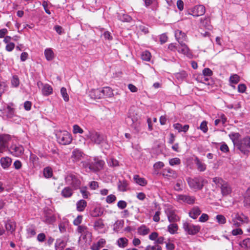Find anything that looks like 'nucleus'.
<instances>
[{
  "label": "nucleus",
  "mask_w": 250,
  "mask_h": 250,
  "mask_svg": "<svg viewBox=\"0 0 250 250\" xmlns=\"http://www.w3.org/2000/svg\"><path fill=\"white\" fill-rule=\"evenodd\" d=\"M72 194V189L69 187H66L64 188L61 192V195L64 198L70 197Z\"/></svg>",
  "instance_id": "nucleus-25"
},
{
  "label": "nucleus",
  "mask_w": 250,
  "mask_h": 250,
  "mask_svg": "<svg viewBox=\"0 0 250 250\" xmlns=\"http://www.w3.org/2000/svg\"><path fill=\"white\" fill-rule=\"evenodd\" d=\"M10 153L16 157H19L23 154L24 148L22 146L14 145L9 149Z\"/></svg>",
  "instance_id": "nucleus-11"
},
{
  "label": "nucleus",
  "mask_w": 250,
  "mask_h": 250,
  "mask_svg": "<svg viewBox=\"0 0 250 250\" xmlns=\"http://www.w3.org/2000/svg\"><path fill=\"white\" fill-rule=\"evenodd\" d=\"M15 47V44L13 42H9L7 43L6 47L5 49L8 52H10L13 50Z\"/></svg>",
  "instance_id": "nucleus-62"
},
{
  "label": "nucleus",
  "mask_w": 250,
  "mask_h": 250,
  "mask_svg": "<svg viewBox=\"0 0 250 250\" xmlns=\"http://www.w3.org/2000/svg\"><path fill=\"white\" fill-rule=\"evenodd\" d=\"M73 132L74 134L80 133L82 134L83 133V131L82 128H81L78 125H73Z\"/></svg>",
  "instance_id": "nucleus-52"
},
{
  "label": "nucleus",
  "mask_w": 250,
  "mask_h": 250,
  "mask_svg": "<svg viewBox=\"0 0 250 250\" xmlns=\"http://www.w3.org/2000/svg\"><path fill=\"white\" fill-rule=\"evenodd\" d=\"M187 76V73L185 71L177 73L175 74V78L179 81L184 80Z\"/></svg>",
  "instance_id": "nucleus-35"
},
{
  "label": "nucleus",
  "mask_w": 250,
  "mask_h": 250,
  "mask_svg": "<svg viewBox=\"0 0 250 250\" xmlns=\"http://www.w3.org/2000/svg\"><path fill=\"white\" fill-rule=\"evenodd\" d=\"M87 228L85 226H79L77 228V231L79 233H85L87 232Z\"/></svg>",
  "instance_id": "nucleus-57"
},
{
  "label": "nucleus",
  "mask_w": 250,
  "mask_h": 250,
  "mask_svg": "<svg viewBox=\"0 0 250 250\" xmlns=\"http://www.w3.org/2000/svg\"><path fill=\"white\" fill-rule=\"evenodd\" d=\"M11 139L10 136L8 134H3L0 135V142L2 143L8 145V142Z\"/></svg>",
  "instance_id": "nucleus-33"
},
{
  "label": "nucleus",
  "mask_w": 250,
  "mask_h": 250,
  "mask_svg": "<svg viewBox=\"0 0 250 250\" xmlns=\"http://www.w3.org/2000/svg\"><path fill=\"white\" fill-rule=\"evenodd\" d=\"M43 174L45 177L50 178L52 175V170L49 167H46L44 169Z\"/></svg>",
  "instance_id": "nucleus-40"
},
{
  "label": "nucleus",
  "mask_w": 250,
  "mask_h": 250,
  "mask_svg": "<svg viewBox=\"0 0 250 250\" xmlns=\"http://www.w3.org/2000/svg\"><path fill=\"white\" fill-rule=\"evenodd\" d=\"M183 229L188 234L195 235L200 231V227L186 222L183 224Z\"/></svg>",
  "instance_id": "nucleus-8"
},
{
  "label": "nucleus",
  "mask_w": 250,
  "mask_h": 250,
  "mask_svg": "<svg viewBox=\"0 0 250 250\" xmlns=\"http://www.w3.org/2000/svg\"><path fill=\"white\" fill-rule=\"evenodd\" d=\"M126 122L130 125L137 131L138 132L140 130V123L138 121L137 117L133 118L130 114L127 119Z\"/></svg>",
  "instance_id": "nucleus-12"
},
{
  "label": "nucleus",
  "mask_w": 250,
  "mask_h": 250,
  "mask_svg": "<svg viewBox=\"0 0 250 250\" xmlns=\"http://www.w3.org/2000/svg\"><path fill=\"white\" fill-rule=\"evenodd\" d=\"M83 219L82 215H78L76 218L74 219L73 221V224L75 226H79V225L82 223Z\"/></svg>",
  "instance_id": "nucleus-55"
},
{
  "label": "nucleus",
  "mask_w": 250,
  "mask_h": 250,
  "mask_svg": "<svg viewBox=\"0 0 250 250\" xmlns=\"http://www.w3.org/2000/svg\"><path fill=\"white\" fill-rule=\"evenodd\" d=\"M7 116L9 118H12L14 115V109L9 106L7 107Z\"/></svg>",
  "instance_id": "nucleus-60"
},
{
  "label": "nucleus",
  "mask_w": 250,
  "mask_h": 250,
  "mask_svg": "<svg viewBox=\"0 0 250 250\" xmlns=\"http://www.w3.org/2000/svg\"><path fill=\"white\" fill-rule=\"evenodd\" d=\"M108 165L110 167H116L118 166V161L113 158H110L108 162Z\"/></svg>",
  "instance_id": "nucleus-56"
},
{
  "label": "nucleus",
  "mask_w": 250,
  "mask_h": 250,
  "mask_svg": "<svg viewBox=\"0 0 250 250\" xmlns=\"http://www.w3.org/2000/svg\"><path fill=\"white\" fill-rule=\"evenodd\" d=\"M103 97L110 98L113 96L112 90L109 87H105L101 89Z\"/></svg>",
  "instance_id": "nucleus-22"
},
{
  "label": "nucleus",
  "mask_w": 250,
  "mask_h": 250,
  "mask_svg": "<svg viewBox=\"0 0 250 250\" xmlns=\"http://www.w3.org/2000/svg\"><path fill=\"white\" fill-rule=\"evenodd\" d=\"M208 18H205L204 20H201V22L202 23V25L207 29H210L211 28V26L208 23Z\"/></svg>",
  "instance_id": "nucleus-47"
},
{
  "label": "nucleus",
  "mask_w": 250,
  "mask_h": 250,
  "mask_svg": "<svg viewBox=\"0 0 250 250\" xmlns=\"http://www.w3.org/2000/svg\"><path fill=\"white\" fill-rule=\"evenodd\" d=\"M56 221V217L54 215L46 216L45 221L47 223H53Z\"/></svg>",
  "instance_id": "nucleus-61"
},
{
  "label": "nucleus",
  "mask_w": 250,
  "mask_h": 250,
  "mask_svg": "<svg viewBox=\"0 0 250 250\" xmlns=\"http://www.w3.org/2000/svg\"><path fill=\"white\" fill-rule=\"evenodd\" d=\"M231 220L230 223L235 228H238L244 224H248L249 219L247 216L243 213L234 212L231 215Z\"/></svg>",
  "instance_id": "nucleus-2"
},
{
  "label": "nucleus",
  "mask_w": 250,
  "mask_h": 250,
  "mask_svg": "<svg viewBox=\"0 0 250 250\" xmlns=\"http://www.w3.org/2000/svg\"><path fill=\"white\" fill-rule=\"evenodd\" d=\"M116 199V197L115 195L113 194H110L106 197V201L107 203L110 204L113 203L114 201H115Z\"/></svg>",
  "instance_id": "nucleus-58"
},
{
  "label": "nucleus",
  "mask_w": 250,
  "mask_h": 250,
  "mask_svg": "<svg viewBox=\"0 0 250 250\" xmlns=\"http://www.w3.org/2000/svg\"><path fill=\"white\" fill-rule=\"evenodd\" d=\"M213 182L219 187L221 189L222 193L223 195H227L229 194L231 191V188L229 184L224 181L222 178L215 177L213 178Z\"/></svg>",
  "instance_id": "nucleus-5"
},
{
  "label": "nucleus",
  "mask_w": 250,
  "mask_h": 250,
  "mask_svg": "<svg viewBox=\"0 0 250 250\" xmlns=\"http://www.w3.org/2000/svg\"><path fill=\"white\" fill-rule=\"evenodd\" d=\"M11 83L14 87H18L20 83L19 79L17 76H14L11 80Z\"/></svg>",
  "instance_id": "nucleus-51"
},
{
  "label": "nucleus",
  "mask_w": 250,
  "mask_h": 250,
  "mask_svg": "<svg viewBox=\"0 0 250 250\" xmlns=\"http://www.w3.org/2000/svg\"><path fill=\"white\" fill-rule=\"evenodd\" d=\"M118 19L123 22H129L131 20V17L128 15L122 14L118 16Z\"/></svg>",
  "instance_id": "nucleus-38"
},
{
  "label": "nucleus",
  "mask_w": 250,
  "mask_h": 250,
  "mask_svg": "<svg viewBox=\"0 0 250 250\" xmlns=\"http://www.w3.org/2000/svg\"><path fill=\"white\" fill-rule=\"evenodd\" d=\"M206 12V8L203 5H198L189 9L188 11V14L194 17H199L203 15Z\"/></svg>",
  "instance_id": "nucleus-9"
},
{
  "label": "nucleus",
  "mask_w": 250,
  "mask_h": 250,
  "mask_svg": "<svg viewBox=\"0 0 250 250\" xmlns=\"http://www.w3.org/2000/svg\"><path fill=\"white\" fill-rule=\"evenodd\" d=\"M37 85L39 88H40L41 86H42V92L44 96H48L52 93L53 88L48 84H43L41 82H39L37 83Z\"/></svg>",
  "instance_id": "nucleus-14"
},
{
  "label": "nucleus",
  "mask_w": 250,
  "mask_h": 250,
  "mask_svg": "<svg viewBox=\"0 0 250 250\" xmlns=\"http://www.w3.org/2000/svg\"><path fill=\"white\" fill-rule=\"evenodd\" d=\"M195 163L197 167V169L200 172H203L206 169V165L201 161L197 157L195 159Z\"/></svg>",
  "instance_id": "nucleus-21"
},
{
  "label": "nucleus",
  "mask_w": 250,
  "mask_h": 250,
  "mask_svg": "<svg viewBox=\"0 0 250 250\" xmlns=\"http://www.w3.org/2000/svg\"><path fill=\"white\" fill-rule=\"evenodd\" d=\"M229 81L231 83L236 84L239 82L240 77L238 75L235 74L230 77Z\"/></svg>",
  "instance_id": "nucleus-46"
},
{
  "label": "nucleus",
  "mask_w": 250,
  "mask_h": 250,
  "mask_svg": "<svg viewBox=\"0 0 250 250\" xmlns=\"http://www.w3.org/2000/svg\"><path fill=\"white\" fill-rule=\"evenodd\" d=\"M117 206L120 208L124 209L126 208L127 204L125 201L121 200L118 202Z\"/></svg>",
  "instance_id": "nucleus-64"
},
{
  "label": "nucleus",
  "mask_w": 250,
  "mask_h": 250,
  "mask_svg": "<svg viewBox=\"0 0 250 250\" xmlns=\"http://www.w3.org/2000/svg\"><path fill=\"white\" fill-rule=\"evenodd\" d=\"M94 227L98 229L103 228L104 224L103 220L100 219L96 221L94 223Z\"/></svg>",
  "instance_id": "nucleus-50"
},
{
  "label": "nucleus",
  "mask_w": 250,
  "mask_h": 250,
  "mask_svg": "<svg viewBox=\"0 0 250 250\" xmlns=\"http://www.w3.org/2000/svg\"><path fill=\"white\" fill-rule=\"evenodd\" d=\"M87 203L84 200H81L77 202L76 204L77 210L78 211L81 212L84 210L86 207Z\"/></svg>",
  "instance_id": "nucleus-26"
},
{
  "label": "nucleus",
  "mask_w": 250,
  "mask_h": 250,
  "mask_svg": "<svg viewBox=\"0 0 250 250\" xmlns=\"http://www.w3.org/2000/svg\"><path fill=\"white\" fill-rule=\"evenodd\" d=\"M240 136V135L238 133H231L229 134V138L232 141L234 145L237 147L238 149V145L241 143V141H238V138Z\"/></svg>",
  "instance_id": "nucleus-18"
},
{
  "label": "nucleus",
  "mask_w": 250,
  "mask_h": 250,
  "mask_svg": "<svg viewBox=\"0 0 250 250\" xmlns=\"http://www.w3.org/2000/svg\"><path fill=\"white\" fill-rule=\"evenodd\" d=\"M73 180L71 186L74 188V189H77L81 185L80 181L74 175V178Z\"/></svg>",
  "instance_id": "nucleus-44"
},
{
  "label": "nucleus",
  "mask_w": 250,
  "mask_h": 250,
  "mask_svg": "<svg viewBox=\"0 0 250 250\" xmlns=\"http://www.w3.org/2000/svg\"><path fill=\"white\" fill-rule=\"evenodd\" d=\"M199 128L204 132L206 133L208 130L207 122L205 121L202 122L200 125Z\"/></svg>",
  "instance_id": "nucleus-49"
},
{
  "label": "nucleus",
  "mask_w": 250,
  "mask_h": 250,
  "mask_svg": "<svg viewBox=\"0 0 250 250\" xmlns=\"http://www.w3.org/2000/svg\"><path fill=\"white\" fill-rule=\"evenodd\" d=\"M74 175L69 174L65 177V182L67 185H71L73 180H74Z\"/></svg>",
  "instance_id": "nucleus-54"
},
{
  "label": "nucleus",
  "mask_w": 250,
  "mask_h": 250,
  "mask_svg": "<svg viewBox=\"0 0 250 250\" xmlns=\"http://www.w3.org/2000/svg\"><path fill=\"white\" fill-rule=\"evenodd\" d=\"M151 54L147 51L143 52L141 55L142 59L146 61H149L150 60Z\"/></svg>",
  "instance_id": "nucleus-41"
},
{
  "label": "nucleus",
  "mask_w": 250,
  "mask_h": 250,
  "mask_svg": "<svg viewBox=\"0 0 250 250\" xmlns=\"http://www.w3.org/2000/svg\"><path fill=\"white\" fill-rule=\"evenodd\" d=\"M133 179L136 183L142 186H145L147 183L146 180L144 178H141L137 175L134 176Z\"/></svg>",
  "instance_id": "nucleus-28"
},
{
  "label": "nucleus",
  "mask_w": 250,
  "mask_h": 250,
  "mask_svg": "<svg viewBox=\"0 0 250 250\" xmlns=\"http://www.w3.org/2000/svg\"><path fill=\"white\" fill-rule=\"evenodd\" d=\"M123 227V222L121 220L117 221L113 225V230L118 232Z\"/></svg>",
  "instance_id": "nucleus-32"
},
{
  "label": "nucleus",
  "mask_w": 250,
  "mask_h": 250,
  "mask_svg": "<svg viewBox=\"0 0 250 250\" xmlns=\"http://www.w3.org/2000/svg\"><path fill=\"white\" fill-rule=\"evenodd\" d=\"M178 229V225L175 223L171 224L167 227L168 231L171 234L177 233Z\"/></svg>",
  "instance_id": "nucleus-31"
},
{
  "label": "nucleus",
  "mask_w": 250,
  "mask_h": 250,
  "mask_svg": "<svg viewBox=\"0 0 250 250\" xmlns=\"http://www.w3.org/2000/svg\"><path fill=\"white\" fill-rule=\"evenodd\" d=\"M127 184L126 181H120L118 185V188L120 191H125L126 190Z\"/></svg>",
  "instance_id": "nucleus-43"
},
{
  "label": "nucleus",
  "mask_w": 250,
  "mask_h": 250,
  "mask_svg": "<svg viewBox=\"0 0 250 250\" xmlns=\"http://www.w3.org/2000/svg\"><path fill=\"white\" fill-rule=\"evenodd\" d=\"M83 166L86 168H88L90 171H98L101 169L104 165V162L100 160H94V162L89 163L87 162H83Z\"/></svg>",
  "instance_id": "nucleus-7"
},
{
  "label": "nucleus",
  "mask_w": 250,
  "mask_h": 250,
  "mask_svg": "<svg viewBox=\"0 0 250 250\" xmlns=\"http://www.w3.org/2000/svg\"><path fill=\"white\" fill-rule=\"evenodd\" d=\"M101 89H94L90 91V96L94 99H100L103 98Z\"/></svg>",
  "instance_id": "nucleus-19"
},
{
  "label": "nucleus",
  "mask_w": 250,
  "mask_h": 250,
  "mask_svg": "<svg viewBox=\"0 0 250 250\" xmlns=\"http://www.w3.org/2000/svg\"><path fill=\"white\" fill-rule=\"evenodd\" d=\"M145 250H162V248L158 245H155L154 246H147Z\"/></svg>",
  "instance_id": "nucleus-53"
},
{
  "label": "nucleus",
  "mask_w": 250,
  "mask_h": 250,
  "mask_svg": "<svg viewBox=\"0 0 250 250\" xmlns=\"http://www.w3.org/2000/svg\"><path fill=\"white\" fill-rule=\"evenodd\" d=\"M128 241L125 237H122L119 238L117 241V244L120 248H124L128 245Z\"/></svg>",
  "instance_id": "nucleus-29"
},
{
  "label": "nucleus",
  "mask_w": 250,
  "mask_h": 250,
  "mask_svg": "<svg viewBox=\"0 0 250 250\" xmlns=\"http://www.w3.org/2000/svg\"><path fill=\"white\" fill-rule=\"evenodd\" d=\"M201 210L198 207H194L189 211V216L195 219L197 218V217L201 214Z\"/></svg>",
  "instance_id": "nucleus-17"
},
{
  "label": "nucleus",
  "mask_w": 250,
  "mask_h": 250,
  "mask_svg": "<svg viewBox=\"0 0 250 250\" xmlns=\"http://www.w3.org/2000/svg\"><path fill=\"white\" fill-rule=\"evenodd\" d=\"M61 93L64 101L65 102H68L69 99L66 88L64 87H62L61 89Z\"/></svg>",
  "instance_id": "nucleus-39"
},
{
  "label": "nucleus",
  "mask_w": 250,
  "mask_h": 250,
  "mask_svg": "<svg viewBox=\"0 0 250 250\" xmlns=\"http://www.w3.org/2000/svg\"><path fill=\"white\" fill-rule=\"evenodd\" d=\"M56 135L57 142L61 145H67L72 142L71 135L67 131H58Z\"/></svg>",
  "instance_id": "nucleus-4"
},
{
  "label": "nucleus",
  "mask_w": 250,
  "mask_h": 250,
  "mask_svg": "<svg viewBox=\"0 0 250 250\" xmlns=\"http://www.w3.org/2000/svg\"><path fill=\"white\" fill-rule=\"evenodd\" d=\"M187 182L189 187L195 191L201 189L204 186V180L201 177L188 178Z\"/></svg>",
  "instance_id": "nucleus-6"
},
{
  "label": "nucleus",
  "mask_w": 250,
  "mask_h": 250,
  "mask_svg": "<svg viewBox=\"0 0 250 250\" xmlns=\"http://www.w3.org/2000/svg\"><path fill=\"white\" fill-rule=\"evenodd\" d=\"M243 203L245 207L250 208V195L244 194Z\"/></svg>",
  "instance_id": "nucleus-42"
},
{
  "label": "nucleus",
  "mask_w": 250,
  "mask_h": 250,
  "mask_svg": "<svg viewBox=\"0 0 250 250\" xmlns=\"http://www.w3.org/2000/svg\"><path fill=\"white\" fill-rule=\"evenodd\" d=\"M243 233V230L240 228H237L232 230L231 233L233 235H241Z\"/></svg>",
  "instance_id": "nucleus-59"
},
{
  "label": "nucleus",
  "mask_w": 250,
  "mask_h": 250,
  "mask_svg": "<svg viewBox=\"0 0 250 250\" xmlns=\"http://www.w3.org/2000/svg\"><path fill=\"white\" fill-rule=\"evenodd\" d=\"M169 163L172 166L178 165L181 163V160L178 158H174L169 160Z\"/></svg>",
  "instance_id": "nucleus-45"
},
{
  "label": "nucleus",
  "mask_w": 250,
  "mask_h": 250,
  "mask_svg": "<svg viewBox=\"0 0 250 250\" xmlns=\"http://www.w3.org/2000/svg\"><path fill=\"white\" fill-rule=\"evenodd\" d=\"M208 219V214L203 213L201 215L199 219V221L201 222H205Z\"/></svg>",
  "instance_id": "nucleus-63"
},
{
  "label": "nucleus",
  "mask_w": 250,
  "mask_h": 250,
  "mask_svg": "<svg viewBox=\"0 0 250 250\" xmlns=\"http://www.w3.org/2000/svg\"><path fill=\"white\" fill-rule=\"evenodd\" d=\"M203 74L204 75V80L207 81H208V78H206L205 77L208 76L210 77L213 74L212 71L208 68H206L203 70Z\"/></svg>",
  "instance_id": "nucleus-34"
},
{
  "label": "nucleus",
  "mask_w": 250,
  "mask_h": 250,
  "mask_svg": "<svg viewBox=\"0 0 250 250\" xmlns=\"http://www.w3.org/2000/svg\"><path fill=\"white\" fill-rule=\"evenodd\" d=\"M167 217L168 221L170 222H175L179 220V217L172 210L167 212Z\"/></svg>",
  "instance_id": "nucleus-23"
},
{
  "label": "nucleus",
  "mask_w": 250,
  "mask_h": 250,
  "mask_svg": "<svg viewBox=\"0 0 250 250\" xmlns=\"http://www.w3.org/2000/svg\"><path fill=\"white\" fill-rule=\"evenodd\" d=\"M86 136L95 144L102 145L106 144V139L104 135L96 131H89Z\"/></svg>",
  "instance_id": "nucleus-3"
},
{
  "label": "nucleus",
  "mask_w": 250,
  "mask_h": 250,
  "mask_svg": "<svg viewBox=\"0 0 250 250\" xmlns=\"http://www.w3.org/2000/svg\"><path fill=\"white\" fill-rule=\"evenodd\" d=\"M240 246L242 248L246 249H250V238H248L244 240L241 243Z\"/></svg>",
  "instance_id": "nucleus-36"
},
{
  "label": "nucleus",
  "mask_w": 250,
  "mask_h": 250,
  "mask_svg": "<svg viewBox=\"0 0 250 250\" xmlns=\"http://www.w3.org/2000/svg\"><path fill=\"white\" fill-rule=\"evenodd\" d=\"M238 149L243 153L247 151V148H250V137H246L241 140V143L238 145Z\"/></svg>",
  "instance_id": "nucleus-13"
},
{
  "label": "nucleus",
  "mask_w": 250,
  "mask_h": 250,
  "mask_svg": "<svg viewBox=\"0 0 250 250\" xmlns=\"http://www.w3.org/2000/svg\"><path fill=\"white\" fill-rule=\"evenodd\" d=\"M66 245V243L63 240H58L55 245L56 250H62Z\"/></svg>",
  "instance_id": "nucleus-30"
},
{
  "label": "nucleus",
  "mask_w": 250,
  "mask_h": 250,
  "mask_svg": "<svg viewBox=\"0 0 250 250\" xmlns=\"http://www.w3.org/2000/svg\"><path fill=\"white\" fill-rule=\"evenodd\" d=\"M163 175L165 177H172L175 178L177 177L176 173L172 169L168 168L165 169L163 171Z\"/></svg>",
  "instance_id": "nucleus-20"
},
{
  "label": "nucleus",
  "mask_w": 250,
  "mask_h": 250,
  "mask_svg": "<svg viewBox=\"0 0 250 250\" xmlns=\"http://www.w3.org/2000/svg\"><path fill=\"white\" fill-rule=\"evenodd\" d=\"M5 228L7 234H13L16 229V224L14 221H7L5 223Z\"/></svg>",
  "instance_id": "nucleus-16"
},
{
  "label": "nucleus",
  "mask_w": 250,
  "mask_h": 250,
  "mask_svg": "<svg viewBox=\"0 0 250 250\" xmlns=\"http://www.w3.org/2000/svg\"><path fill=\"white\" fill-rule=\"evenodd\" d=\"M83 157V153L79 149H74L72 152L71 158L73 162H77L82 160Z\"/></svg>",
  "instance_id": "nucleus-15"
},
{
  "label": "nucleus",
  "mask_w": 250,
  "mask_h": 250,
  "mask_svg": "<svg viewBox=\"0 0 250 250\" xmlns=\"http://www.w3.org/2000/svg\"><path fill=\"white\" fill-rule=\"evenodd\" d=\"M45 58L47 61H51L54 58V54L51 48H47L44 51Z\"/></svg>",
  "instance_id": "nucleus-27"
},
{
  "label": "nucleus",
  "mask_w": 250,
  "mask_h": 250,
  "mask_svg": "<svg viewBox=\"0 0 250 250\" xmlns=\"http://www.w3.org/2000/svg\"><path fill=\"white\" fill-rule=\"evenodd\" d=\"M175 37L180 44L177 49L178 52L190 57L191 56V53L188 46L183 42L187 39L186 34L182 31L177 30L175 32Z\"/></svg>",
  "instance_id": "nucleus-1"
},
{
  "label": "nucleus",
  "mask_w": 250,
  "mask_h": 250,
  "mask_svg": "<svg viewBox=\"0 0 250 250\" xmlns=\"http://www.w3.org/2000/svg\"><path fill=\"white\" fill-rule=\"evenodd\" d=\"M149 229L145 226H142L140 227L138 229L139 233L140 234L143 235L147 234L149 232Z\"/></svg>",
  "instance_id": "nucleus-37"
},
{
  "label": "nucleus",
  "mask_w": 250,
  "mask_h": 250,
  "mask_svg": "<svg viewBox=\"0 0 250 250\" xmlns=\"http://www.w3.org/2000/svg\"><path fill=\"white\" fill-rule=\"evenodd\" d=\"M175 199L179 203H186L189 205L194 204L195 201L194 196L182 194L176 195Z\"/></svg>",
  "instance_id": "nucleus-10"
},
{
  "label": "nucleus",
  "mask_w": 250,
  "mask_h": 250,
  "mask_svg": "<svg viewBox=\"0 0 250 250\" xmlns=\"http://www.w3.org/2000/svg\"><path fill=\"white\" fill-rule=\"evenodd\" d=\"M216 218L218 223L220 224H224L226 222V218L223 215H217Z\"/></svg>",
  "instance_id": "nucleus-48"
},
{
  "label": "nucleus",
  "mask_w": 250,
  "mask_h": 250,
  "mask_svg": "<svg viewBox=\"0 0 250 250\" xmlns=\"http://www.w3.org/2000/svg\"><path fill=\"white\" fill-rule=\"evenodd\" d=\"M11 159L9 157H3L0 159L1 166L4 168L8 167L11 164Z\"/></svg>",
  "instance_id": "nucleus-24"
}]
</instances>
